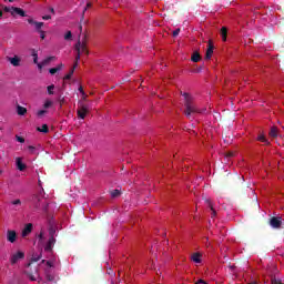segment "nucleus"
<instances>
[{"label":"nucleus","mask_w":284,"mask_h":284,"mask_svg":"<svg viewBox=\"0 0 284 284\" xmlns=\"http://www.w3.org/2000/svg\"><path fill=\"white\" fill-rule=\"evenodd\" d=\"M181 95L184 97V114L187 119H192V114H203V110L196 106L194 98L190 93L181 92Z\"/></svg>","instance_id":"obj_1"},{"label":"nucleus","mask_w":284,"mask_h":284,"mask_svg":"<svg viewBox=\"0 0 284 284\" xmlns=\"http://www.w3.org/2000/svg\"><path fill=\"white\" fill-rule=\"evenodd\" d=\"M75 50L78 52L75 57V63H79V60L81 59V54H90V51H88V34H84L82 40H79L75 44Z\"/></svg>","instance_id":"obj_2"},{"label":"nucleus","mask_w":284,"mask_h":284,"mask_svg":"<svg viewBox=\"0 0 284 284\" xmlns=\"http://www.w3.org/2000/svg\"><path fill=\"white\" fill-rule=\"evenodd\" d=\"M57 244L55 237H49L47 244L44 245V252L48 254H53V247Z\"/></svg>","instance_id":"obj_3"},{"label":"nucleus","mask_w":284,"mask_h":284,"mask_svg":"<svg viewBox=\"0 0 284 284\" xmlns=\"http://www.w3.org/2000/svg\"><path fill=\"white\" fill-rule=\"evenodd\" d=\"M26 258V253L24 252H17L16 254H13L10 258V263L11 265H17V263H19V261Z\"/></svg>","instance_id":"obj_4"},{"label":"nucleus","mask_w":284,"mask_h":284,"mask_svg":"<svg viewBox=\"0 0 284 284\" xmlns=\"http://www.w3.org/2000/svg\"><path fill=\"white\" fill-rule=\"evenodd\" d=\"M270 225H271V227H274L275 230H280L281 225H283V219L273 216L270 219Z\"/></svg>","instance_id":"obj_5"},{"label":"nucleus","mask_w":284,"mask_h":284,"mask_svg":"<svg viewBox=\"0 0 284 284\" xmlns=\"http://www.w3.org/2000/svg\"><path fill=\"white\" fill-rule=\"evenodd\" d=\"M78 118L80 119H85V116L88 115V112H90V110L88 109V105L82 104L78 108Z\"/></svg>","instance_id":"obj_6"},{"label":"nucleus","mask_w":284,"mask_h":284,"mask_svg":"<svg viewBox=\"0 0 284 284\" xmlns=\"http://www.w3.org/2000/svg\"><path fill=\"white\" fill-rule=\"evenodd\" d=\"M7 241L9 243H16L17 242V231L8 230L7 231Z\"/></svg>","instance_id":"obj_7"},{"label":"nucleus","mask_w":284,"mask_h":284,"mask_svg":"<svg viewBox=\"0 0 284 284\" xmlns=\"http://www.w3.org/2000/svg\"><path fill=\"white\" fill-rule=\"evenodd\" d=\"M32 223L26 224L21 233L22 239H26V236H30V234H32Z\"/></svg>","instance_id":"obj_8"},{"label":"nucleus","mask_w":284,"mask_h":284,"mask_svg":"<svg viewBox=\"0 0 284 284\" xmlns=\"http://www.w3.org/2000/svg\"><path fill=\"white\" fill-rule=\"evenodd\" d=\"M28 23H30V26H34L37 32H41V28L44 26L43 22L34 21V19H28Z\"/></svg>","instance_id":"obj_9"},{"label":"nucleus","mask_w":284,"mask_h":284,"mask_svg":"<svg viewBox=\"0 0 284 284\" xmlns=\"http://www.w3.org/2000/svg\"><path fill=\"white\" fill-rule=\"evenodd\" d=\"M26 17V11L19 7H12V17Z\"/></svg>","instance_id":"obj_10"},{"label":"nucleus","mask_w":284,"mask_h":284,"mask_svg":"<svg viewBox=\"0 0 284 284\" xmlns=\"http://www.w3.org/2000/svg\"><path fill=\"white\" fill-rule=\"evenodd\" d=\"M212 54H214V45L212 44V42H209V47L205 54L206 61H210V59H212Z\"/></svg>","instance_id":"obj_11"},{"label":"nucleus","mask_w":284,"mask_h":284,"mask_svg":"<svg viewBox=\"0 0 284 284\" xmlns=\"http://www.w3.org/2000/svg\"><path fill=\"white\" fill-rule=\"evenodd\" d=\"M8 61H10L11 65L14 68H19L21 65V59L14 55L13 58H8Z\"/></svg>","instance_id":"obj_12"},{"label":"nucleus","mask_w":284,"mask_h":284,"mask_svg":"<svg viewBox=\"0 0 284 284\" xmlns=\"http://www.w3.org/2000/svg\"><path fill=\"white\" fill-rule=\"evenodd\" d=\"M16 165L20 172H23V170H26V168H27L21 158L16 159Z\"/></svg>","instance_id":"obj_13"},{"label":"nucleus","mask_w":284,"mask_h":284,"mask_svg":"<svg viewBox=\"0 0 284 284\" xmlns=\"http://www.w3.org/2000/svg\"><path fill=\"white\" fill-rule=\"evenodd\" d=\"M42 254H33L31 257V261L27 264V267H30L32 263H38V261H41Z\"/></svg>","instance_id":"obj_14"},{"label":"nucleus","mask_w":284,"mask_h":284,"mask_svg":"<svg viewBox=\"0 0 284 284\" xmlns=\"http://www.w3.org/2000/svg\"><path fill=\"white\" fill-rule=\"evenodd\" d=\"M17 114H19V116H24L26 114H28V109L18 104Z\"/></svg>","instance_id":"obj_15"},{"label":"nucleus","mask_w":284,"mask_h":284,"mask_svg":"<svg viewBox=\"0 0 284 284\" xmlns=\"http://www.w3.org/2000/svg\"><path fill=\"white\" fill-rule=\"evenodd\" d=\"M77 65H79V62H75L73 64V68L70 70V72L64 77L65 81L72 79V74H74V70H77Z\"/></svg>","instance_id":"obj_16"},{"label":"nucleus","mask_w":284,"mask_h":284,"mask_svg":"<svg viewBox=\"0 0 284 284\" xmlns=\"http://www.w3.org/2000/svg\"><path fill=\"white\" fill-rule=\"evenodd\" d=\"M41 202V197L39 195H34L32 197V203L36 207V210H39V207L41 206L39 203Z\"/></svg>","instance_id":"obj_17"},{"label":"nucleus","mask_w":284,"mask_h":284,"mask_svg":"<svg viewBox=\"0 0 284 284\" xmlns=\"http://www.w3.org/2000/svg\"><path fill=\"white\" fill-rule=\"evenodd\" d=\"M203 255H201V253H193L192 255H191V261H193V263H201V257H202Z\"/></svg>","instance_id":"obj_18"},{"label":"nucleus","mask_w":284,"mask_h":284,"mask_svg":"<svg viewBox=\"0 0 284 284\" xmlns=\"http://www.w3.org/2000/svg\"><path fill=\"white\" fill-rule=\"evenodd\" d=\"M191 61H193V63H199V61H201V53H199V51H195L191 57Z\"/></svg>","instance_id":"obj_19"},{"label":"nucleus","mask_w":284,"mask_h":284,"mask_svg":"<svg viewBox=\"0 0 284 284\" xmlns=\"http://www.w3.org/2000/svg\"><path fill=\"white\" fill-rule=\"evenodd\" d=\"M206 203L211 210V217L214 219V216H216V210L214 209V205L212 204V202L210 200H206Z\"/></svg>","instance_id":"obj_20"},{"label":"nucleus","mask_w":284,"mask_h":284,"mask_svg":"<svg viewBox=\"0 0 284 284\" xmlns=\"http://www.w3.org/2000/svg\"><path fill=\"white\" fill-rule=\"evenodd\" d=\"M62 68H63V63H61L60 65H58L55 68H51L49 70V72H50V74H57V72H61Z\"/></svg>","instance_id":"obj_21"},{"label":"nucleus","mask_w":284,"mask_h":284,"mask_svg":"<svg viewBox=\"0 0 284 284\" xmlns=\"http://www.w3.org/2000/svg\"><path fill=\"white\" fill-rule=\"evenodd\" d=\"M221 37H222V41H227V28L226 27H222Z\"/></svg>","instance_id":"obj_22"},{"label":"nucleus","mask_w":284,"mask_h":284,"mask_svg":"<svg viewBox=\"0 0 284 284\" xmlns=\"http://www.w3.org/2000/svg\"><path fill=\"white\" fill-rule=\"evenodd\" d=\"M270 136H272L273 139H276V136H278V129L276 126L271 128Z\"/></svg>","instance_id":"obj_23"},{"label":"nucleus","mask_w":284,"mask_h":284,"mask_svg":"<svg viewBox=\"0 0 284 284\" xmlns=\"http://www.w3.org/2000/svg\"><path fill=\"white\" fill-rule=\"evenodd\" d=\"M37 130L38 132H42L43 134H48V132H50L48 124H43L41 128H38Z\"/></svg>","instance_id":"obj_24"},{"label":"nucleus","mask_w":284,"mask_h":284,"mask_svg":"<svg viewBox=\"0 0 284 284\" xmlns=\"http://www.w3.org/2000/svg\"><path fill=\"white\" fill-rule=\"evenodd\" d=\"M257 141H261V143H265V145H270V141L267 139H265V135L260 134L257 136Z\"/></svg>","instance_id":"obj_25"},{"label":"nucleus","mask_w":284,"mask_h":284,"mask_svg":"<svg viewBox=\"0 0 284 284\" xmlns=\"http://www.w3.org/2000/svg\"><path fill=\"white\" fill-rule=\"evenodd\" d=\"M118 196H121V191L119 189L111 191L112 199H118Z\"/></svg>","instance_id":"obj_26"},{"label":"nucleus","mask_w":284,"mask_h":284,"mask_svg":"<svg viewBox=\"0 0 284 284\" xmlns=\"http://www.w3.org/2000/svg\"><path fill=\"white\" fill-rule=\"evenodd\" d=\"M31 55L33 57V63H39V53H37V50H32Z\"/></svg>","instance_id":"obj_27"},{"label":"nucleus","mask_w":284,"mask_h":284,"mask_svg":"<svg viewBox=\"0 0 284 284\" xmlns=\"http://www.w3.org/2000/svg\"><path fill=\"white\" fill-rule=\"evenodd\" d=\"M54 234H57V229L54 226L49 227V239H54Z\"/></svg>","instance_id":"obj_28"},{"label":"nucleus","mask_w":284,"mask_h":284,"mask_svg":"<svg viewBox=\"0 0 284 284\" xmlns=\"http://www.w3.org/2000/svg\"><path fill=\"white\" fill-rule=\"evenodd\" d=\"M54 59H57L55 57H48L47 59H44L42 61V65H48V63H50L51 61H54Z\"/></svg>","instance_id":"obj_29"},{"label":"nucleus","mask_w":284,"mask_h":284,"mask_svg":"<svg viewBox=\"0 0 284 284\" xmlns=\"http://www.w3.org/2000/svg\"><path fill=\"white\" fill-rule=\"evenodd\" d=\"M47 90H48V94L50 95L54 94V84L47 87Z\"/></svg>","instance_id":"obj_30"},{"label":"nucleus","mask_w":284,"mask_h":284,"mask_svg":"<svg viewBox=\"0 0 284 284\" xmlns=\"http://www.w3.org/2000/svg\"><path fill=\"white\" fill-rule=\"evenodd\" d=\"M43 108H44L45 110H48V108H52V101H51V100H47V101L44 102V104H43Z\"/></svg>","instance_id":"obj_31"},{"label":"nucleus","mask_w":284,"mask_h":284,"mask_svg":"<svg viewBox=\"0 0 284 284\" xmlns=\"http://www.w3.org/2000/svg\"><path fill=\"white\" fill-rule=\"evenodd\" d=\"M70 39H72V31H68L64 36L65 41H70Z\"/></svg>","instance_id":"obj_32"},{"label":"nucleus","mask_w":284,"mask_h":284,"mask_svg":"<svg viewBox=\"0 0 284 284\" xmlns=\"http://www.w3.org/2000/svg\"><path fill=\"white\" fill-rule=\"evenodd\" d=\"M16 140L18 143H26V139L23 136L16 135Z\"/></svg>","instance_id":"obj_33"},{"label":"nucleus","mask_w":284,"mask_h":284,"mask_svg":"<svg viewBox=\"0 0 284 284\" xmlns=\"http://www.w3.org/2000/svg\"><path fill=\"white\" fill-rule=\"evenodd\" d=\"M271 283H272V284H283V282H281V280H277L276 277H273V278L271 280Z\"/></svg>","instance_id":"obj_34"},{"label":"nucleus","mask_w":284,"mask_h":284,"mask_svg":"<svg viewBox=\"0 0 284 284\" xmlns=\"http://www.w3.org/2000/svg\"><path fill=\"white\" fill-rule=\"evenodd\" d=\"M89 8H92V2H88V3H87V7H85L84 10H83L82 18H83L84 14H85V10H88Z\"/></svg>","instance_id":"obj_35"},{"label":"nucleus","mask_w":284,"mask_h":284,"mask_svg":"<svg viewBox=\"0 0 284 284\" xmlns=\"http://www.w3.org/2000/svg\"><path fill=\"white\" fill-rule=\"evenodd\" d=\"M39 34H40V39H45V31L41 30V31H38Z\"/></svg>","instance_id":"obj_36"},{"label":"nucleus","mask_w":284,"mask_h":284,"mask_svg":"<svg viewBox=\"0 0 284 284\" xmlns=\"http://www.w3.org/2000/svg\"><path fill=\"white\" fill-rule=\"evenodd\" d=\"M43 114H48V111L45 110L38 111V116H43Z\"/></svg>","instance_id":"obj_37"},{"label":"nucleus","mask_w":284,"mask_h":284,"mask_svg":"<svg viewBox=\"0 0 284 284\" xmlns=\"http://www.w3.org/2000/svg\"><path fill=\"white\" fill-rule=\"evenodd\" d=\"M79 92H81V94L84 97V99L88 97L85 94V91H83V87H79Z\"/></svg>","instance_id":"obj_38"},{"label":"nucleus","mask_w":284,"mask_h":284,"mask_svg":"<svg viewBox=\"0 0 284 284\" xmlns=\"http://www.w3.org/2000/svg\"><path fill=\"white\" fill-rule=\"evenodd\" d=\"M28 150L30 151V154H34L36 148L33 145H29Z\"/></svg>","instance_id":"obj_39"},{"label":"nucleus","mask_w":284,"mask_h":284,"mask_svg":"<svg viewBox=\"0 0 284 284\" xmlns=\"http://www.w3.org/2000/svg\"><path fill=\"white\" fill-rule=\"evenodd\" d=\"M4 12H10L12 16V7H4Z\"/></svg>","instance_id":"obj_40"},{"label":"nucleus","mask_w":284,"mask_h":284,"mask_svg":"<svg viewBox=\"0 0 284 284\" xmlns=\"http://www.w3.org/2000/svg\"><path fill=\"white\" fill-rule=\"evenodd\" d=\"M12 205H21V200H14L11 202Z\"/></svg>","instance_id":"obj_41"},{"label":"nucleus","mask_w":284,"mask_h":284,"mask_svg":"<svg viewBox=\"0 0 284 284\" xmlns=\"http://www.w3.org/2000/svg\"><path fill=\"white\" fill-rule=\"evenodd\" d=\"M43 21H50V19H52V16L48 14L42 17Z\"/></svg>","instance_id":"obj_42"},{"label":"nucleus","mask_w":284,"mask_h":284,"mask_svg":"<svg viewBox=\"0 0 284 284\" xmlns=\"http://www.w3.org/2000/svg\"><path fill=\"white\" fill-rule=\"evenodd\" d=\"M180 32H181V29H175V30L173 31V37H176L178 34H180Z\"/></svg>","instance_id":"obj_43"},{"label":"nucleus","mask_w":284,"mask_h":284,"mask_svg":"<svg viewBox=\"0 0 284 284\" xmlns=\"http://www.w3.org/2000/svg\"><path fill=\"white\" fill-rule=\"evenodd\" d=\"M36 64H38V68H39V70H43V62L42 63H36Z\"/></svg>","instance_id":"obj_44"},{"label":"nucleus","mask_w":284,"mask_h":284,"mask_svg":"<svg viewBox=\"0 0 284 284\" xmlns=\"http://www.w3.org/2000/svg\"><path fill=\"white\" fill-rule=\"evenodd\" d=\"M38 239H39L40 241H43V232H41V233L38 235Z\"/></svg>","instance_id":"obj_45"},{"label":"nucleus","mask_w":284,"mask_h":284,"mask_svg":"<svg viewBox=\"0 0 284 284\" xmlns=\"http://www.w3.org/2000/svg\"><path fill=\"white\" fill-rule=\"evenodd\" d=\"M195 284H207V283L203 280H199Z\"/></svg>","instance_id":"obj_46"},{"label":"nucleus","mask_w":284,"mask_h":284,"mask_svg":"<svg viewBox=\"0 0 284 284\" xmlns=\"http://www.w3.org/2000/svg\"><path fill=\"white\" fill-rule=\"evenodd\" d=\"M45 263H47L48 267H52V265H53L51 261H47Z\"/></svg>","instance_id":"obj_47"},{"label":"nucleus","mask_w":284,"mask_h":284,"mask_svg":"<svg viewBox=\"0 0 284 284\" xmlns=\"http://www.w3.org/2000/svg\"><path fill=\"white\" fill-rule=\"evenodd\" d=\"M29 278H30V281H37V278L34 277V275H29Z\"/></svg>","instance_id":"obj_48"},{"label":"nucleus","mask_w":284,"mask_h":284,"mask_svg":"<svg viewBox=\"0 0 284 284\" xmlns=\"http://www.w3.org/2000/svg\"><path fill=\"white\" fill-rule=\"evenodd\" d=\"M49 11H50L52 14H54V8L50 7V8H49Z\"/></svg>","instance_id":"obj_49"},{"label":"nucleus","mask_w":284,"mask_h":284,"mask_svg":"<svg viewBox=\"0 0 284 284\" xmlns=\"http://www.w3.org/2000/svg\"><path fill=\"white\" fill-rule=\"evenodd\" d=\"M63 101H65L64 98L60 99V105H63Z\"/></svg>","instance_id":"obj_50"},{"label":"nucleus","mask_w":284,"mask_h":284,"mask_svg":"<svg viewBox=\"0 0 284 284\" xmlns=\"http://www.w3.org/2000/svg\"><path fill=\"white\" fill-rule=\"evenodd\" d=\"M48 281H54V277L48 275Z\"/></svg>","instance_id":"obj_51"},{"label":"nucleus","mask_w":284,"mask_h":284,"mask_svg":"<svg viewBox=\"0 0 284 284\" xmlns=\"http://www.w3.org/2000/svg\"><path fill=\"white\" fill-rule=\"evenodd\" d=\"M79 30H80V32H83V26H79Z\"/></svg>","instance_id":"obj_52"},{"label":"nucleus","mask_w":284,"mask_h":284,"mask_svg":"<svg viewBox=\"0 0 284 284\" xmlns=\"http://www.w3.org/2000/svg\"><path fill=\"white\" fill-rule=\"evenodd\" d=\"M1 17H3V11H1V9H0V19H1Z\"/></svg>","instance_id":"obj_53"},{"label":"nucleus","mask_w":284,"mask_h":284,"mask_svg":"<svg viewBox=\"0 0 284 284\" xmlns=\"http://www.w3.org/2000/svg\"><path fill=\"white\" fill-rule=\"evenodd\" d=\"M229 156H234V153H229Z\"/></svg>","instance_id":"obj_54"},{"label":"nucleus","mask_w":284,"mask_h":284,"mask_svg":"<svg viewBox=\"0 0 284 284\" xmlns=\"http://www.w3.org/2000/svg\"><path fill=\"white\" fill-rule=\"evenodd\" d=\"M3 174V171L0 169V176Z\"/></svg>","instance_id":"obj_55"},{"label":"nucleus","mask_w":284,"mask_h":284,"mask_svg":"<svg viewBox=\"0 0 284 284\" xmlns=\"http://www.w3.org/2000/svg\"><path fill=\"white\" fill-rule=\"evenodd\" d=\"M9 2H10V3H13V2H14V0H9Z\"/></svg>","instance_id":"obj_56"},{"label":"nucleus","mask_w":284,"mask_h":284,"mask_svg":"<svg viewBox=\"0 0 284 284\" xmlns=\"http://www.w3.org/2000/svg\"><path fill=\"white\" fill-rule=\"evenodd\" d=\"M42 263H45V260H42Z\"/></svg>","instance_id":"obj_57"}]
</instances>
